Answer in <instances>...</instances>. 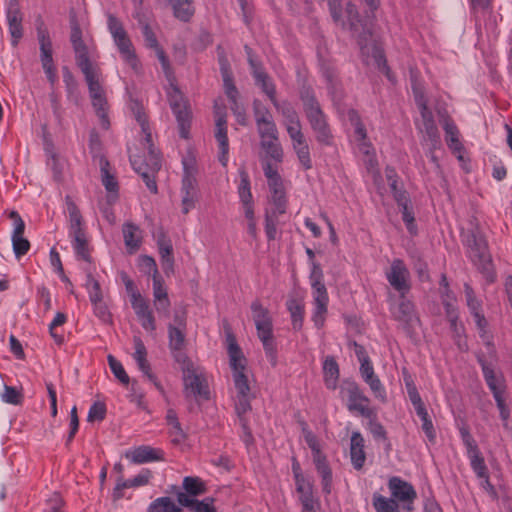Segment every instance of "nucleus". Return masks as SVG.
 <instances>
[{
	"instance_id": "39",
	"label": "nucleus",
	"mask_w": 512,
	"mask_h": 512,
	"mask_svg": "<svg viewBox=\"0 0 512 512\" xmlns=\"http://www.w3.org/2000/svg\"><path fill=\"white\" fill-rule=\"evenodd\" d=\"M398 206L401 207L402 219L406 225L407 230L410 234L415 235L417 233V226L415 224L414 213L409 207V198L406 192L396 193L394 198Z\"/></svg>"
},
{
	"instance_id": "63",
	"label": "nucleus",
	"mask_w": 512,
	"mask_h": 512,
	"mask_svg": "<svg viewBox=\"0 0 512 512\" xmlns=\"http://www.w3.org/2000/svg\"><path fill=\"white\" fill-rule=\"evenodd\" d=\"M87 288L89 299L92 304L98 303L102 301V293L100 289V285L98 281H96L92 276H88L87 280Z\"/></svg>"
},
{
	"instance_id": "62",
	"label": "nucleus",
	"mask_w": 512,
	"mask_h": 512,
	"mask_svg": "<svg viewBox=\"0 0 512 512\" xmlns=\"http://www.w3.org/2000/svg\"><path fill=\"white\" fill-rule=\"evenodd\" d=\"M11 240H12L13 251H14L16 258L19 259L22 256H24L25 254H27V252L30 249V242L26 238H24V236L11 237Z\"/></svg>"
},
{
	"instance_id": "25",
	"label": "nucleus",
	"mask_w": 512,
	"mask_h": 512,
	"mask_svg": "<svg viewBox=\"0 0 512 512\" xmlns=\"http://www.w3.org/2000/svg\"><path fill=\"white\" fill-rule=\"evenodd\" d=\"M391 313L407 330H413L419 324V318L416 314L414 304L408 300L405 295L400 296L399 303L391 307Z\"/></svg>"
},
{
	"instance_id": "16",
	"label": "nucleus",
	"mask_w": 512,
	"mask_h": 512,
	"mask_svg": "<svg viewBox=\"0 0 512 512\" xmlns=\"http://www.w3.org/2000/svg\"><path fill=\"white\" fill-rule=\"evenodd\" d=\"M215 129L214 138L218 147V160L222 166L226 167L229 161V139L227 135V119L225 109L214 106Z\"/></svg>"
},
{
	"instance_id": "31",
	"label": "nucleus",
	"mask_w": 512,
	"mask_h": 512,
	"mask_svg": "<svg viewBox=\"0 0 512 512\" xmlns=\"http://www.w3.org/2000/svg\"><path fill=\"white\" fill-rule=\"evenodd\" d=\"M153 281L154 306L159 314L168 316L171 302L162 276L155 277Z\"/></svg>"
},
{
	"instance_id": "55",
	"label": "nucleus",
	"mask_w": 512,
	"mask_h": 512,
	"mask_svg": "<svg viewBox=\"0 0 512 512\" xmlns=\"http://www.w3.org/2000/svg\"><path fill=\"white\" fill-rule=\"evenodd\" d=\"M356 353H357L358 359L361 363L360 373H361L363 380L366 381V380L376 376L374 373L373 365H372L371 361L369 360L368 356L365 355V353L363 352L362 347H359V349L357 350Z\"/></svg>"
},
{
	"instance_id": "4",
	"label": "nucleus",
	"mask_w": 512,
	"mask_h": 512,
	"mask_svg": "<svg viewBox=\"0 0 512 512\" xmlns=\"http://www.w3.org/2000/svg\"><path fill=\"white\" fill-rule=\"evenodd\" d=\"M226 341L234 384L233 399L235 411L237 415H242L251 410V401L254 398L251 390L250 374L246 365V358L238 346L235 337L232 334H228Z\"/></svg>"
},
{
	"instance_id": "2",
	"label": "nucleus",
	"mask_w": 512,
	"mask_h": 512,
	"mask_svg": "<svg viewBox=\"0 0 512 512\" xmlns=\"http://www.w3.org/2000/svg\"><path fill=\"white\" fill-rule=\"evenodd\" d=\"M327 1L331 16L336 24L343 28H349L354 33H357L359 28H362V32L357 36V41L366 64L375 65L386 75L389 81L394 82L395 78L387 65L383 48L373 39L371 30L359 19L356 6L352 3H347L343 9L340 0Z\"/></svg>"
},
{
	"instance_id": "10",
	"label": "nucleus",
	"mask_w": 512,
	"mask_h": 512,
	"mask_svg": "<svg viewBox=\"0 0 512 512\" xmlns=\"http://www.w3.org/2000/svg\"><path fill=\"white\" fill-rule=\"evenodd\" d=\"M301 99L307 119L313 131L316 133L317 140L320 143L329 145L331 143L332 134L318 101L309 90L302 91Z\"/></svg>"
},
{
	"instance_id": "13",
	"label": "nucleus",
	"mask_w": 512,
	"mask_h": 512,
	"mask_svg": "<svg viewBox=\"0 0 512 512\" xmlns=\"http://www.w3.org/2000/svg\"><path fill=\"white\" fill-rule=\"evenodd\" d=\"M39 44V58L45 76L53 87L58 81L57 68L53 59V44L48 28L43 22L36 28Z\"/></svg>"
},
{
	"instance_id": "38",
	"label": "nucleus",
	"mask_w": 512,
	"mask_h": 512,
	"mask_svg": "<svg viewBox=\"0 0 512 512\" xmlns=\"http://www.w3.org/2000/svg\"><path fill=\"white\" fill-rule=\"evenodd\" d=\"M126 458L133 463L142 464L161 459V452L150 446H139L126 453Z\"/></svg>"
},
{
	"instance_id": "64",
	"label": "nucleus",
	"mask_w": 512,
	"mask_h": 512,
	"mask_svg": "<svg viewBox=\"0 0 512 512\" xmlns=\"http://www.w3.org/2000/svg\"><path fill=\"white\" fill-rule=\"evenodd\" d=\"M44 510L45 512H64L63 500L60 494L53 493L52 496L47 499Z\"/></svg>"
},
{
	"instance_id": "42",
	"label": "nucleus",
	"mask_w": 512,
	"mask_h": 512,
	"mask_svg": "<svg viewBox=\"0 0 512 512\" xmlns=\"http://www.w3.org/2000/svg\"><path fill=\"white\" fill-rule=\"evenodd\" d=\"M142 32H143V36H144L147 46L156 50L157 57L161 63L162 69H163L164 73L168 75V70H169L168 58L166 57L164 51L159 47L157 38H156L154 32L152 31L151 27L147 24L144 25Z\"/></svg>"
},
{
	"instance_id": "47",
	"label": "nucleus",
	"mask_w": 512,
	"mask_h": 512,
	"mask_svg": "<svg viewBox=\"0 0 512 512\" xmlns=\"http://www.w3.org/2000/svg\"><path fill=\"white\" fill-rule=\"evenodd\" d=\"M182 506L176 504L170 497H159L149 505L148 512H181Z\"/></svg>"
},
{
	"instance_id": "46",
	"label": "nucleus",
	"mask_w": 512,
	"mask_h": 512,
	"mask_svg": "<svg viewBox=\"0 0 512 512\" xmlns=\"http://www.w3.org/2000/svg\"><path fill=\"white\" fill-rule=\"evenodd\" d=\"M261 147L266 154L265 160H273L276 163H281L283 160V150L281 144L278 141V136L276 139L269 138L261 140Z\"/></svg>"
},
{
	"instance_id": "60",
	"label": "nucleus",
	"mask_w": 512,
	"mask_h": 512,
	"mask_svg": "<svg viewBox=\"0 0 512 512\" xmlns=\"http://www.w3.org/2000/svg\"><path fill=\"white\" fill-rule=\"evenodd\" d=\"M106 416V406L103 402H94L89 411L87 420L88 422L102 421Z\"/></svg>"
},
{
	"instance_id": "15",
	"label": "nucleus",
	"mask_w": 512,
	"mask_h": 512,
	"mask_svg": "<svg viewBox=\"0 0 512 512\" xmlns=\"http://www.w3.org/2000/svg\"><path fill=\"white\" fill-rule=\"evenodd\" d=\"M107 25L109 32L111 33L112 38L114 40V43L119 50L121 58L131 68L137 70L139 61L135 54L132 42L127 32L125 31L122 23L115 16L109 15Z\"/></svg>"
},
{
	"instance_id": "59",
	"label": "nucleus",
	"mask_w": 512,
	"mask_h": 512,
	"mask_svg": "<svg viewBox=\"0 0 512 512\" xmlns=\"http://www.w3.org/2000/svg\"><path fill=\"white\" fill-rule=\"evenodd\" d=\"M365 382L369 385L371 391L373 392L374 396L377 399H379L381 402H386V400H387L386 389L383 386V384L381 383L378 376H374V377L366 380Z\"/></svg>"
},
{
	"instance_id": "54",
	"label": "nucleus",
	"mask_w": 512,
	"mask_h": 512,
	"mask_svg": "<svg viewBox=\"0 0 512 512\" xmlns=\"http://www.w3.org/2000/svg\"><path fill=\"white\" fill-rule=\"evenodd\" d=\"M67 322V315L62 312H57L49 324V333L57 344H61L64 341L62 334L57 332V328L64 325Z\"/></svg>"
},
{
	"instance_id": "8",
	"label": "nucleus",
	"mask_w": 512,
	"mask_h": 512,
	"mask_svg": "<svg viewBox=\"0 0 512 512\" xmlns=\"http://www.w3.org/2000/svg\"><path fill=\"white\" fill-rule=\"evenodd\" d=\"M250 308L258 338L263 344L267 358L274 365L276 363V348L273 340V324L270 312L259 300L253 301Z\"/></svg>"
},
{
	"instance_id": "6",
	"label": "nucleus",
	"mask_w": 512,
	"mask_h": 512,
	"mask_svg": "<svg viewBox=\"0 0 512 512\" xmlns=\"http://www.w3.org/2000/svg\"><path fill=\"white\" fill-rule=\"evenodd\" d=\"M311 266L309 275L313 305L311 320L315 327L320 329L324 326L328 314L329 294L324 283V274L320 264L312 261Z\"/></svg>"
},
{
	"instance_id": "37",
	"label": "nucleus",
	"mask_w": 512,
	"mask_h": 512,
	"mask_svg": "<svg viewBox=\"0 0 512 512\" xmlns=\"http://www.w3.org/2000/svg\"><path fill=\"white\" fill-rule=\"evenodd\" d=\"M467 243L470 248L471 258L474 261L478 260L479 262L484 263L488 260V245L482 235L472 233L468 238Z\"/></svg>"
},
{
	"instance_id": "5",
	"label": "nucleus",
	"mask_w": 512,
	"mask_h": 512,
	"mask_svg": "<svg viewBox=\"0 0 512 512\" xmlns=\"http://www.w3.org/2000/svg\"><path fill=\"white\" fill-rule=\"evenodd\" d=\"M175 360L181 365L186 398L207 400L210 392L203 369L196 366L184 353L176 354Z\"/></svg>"
},
{
	"instance_id": "34",
	"label": "nucleus",
	"mask_w": 512,
	"mask_h": 512,
	"mask_svg": "<svg viewBox=\"0 0 512 512\" xmlns=\"http://www.w3.org/2000/svg\"><path fill=\"white\" fill-rule=\"evenodd\" d=\"M445 132V140L447 146L453 153L458 154V158L462 159L463 144L460 141V132L456 124L450 118H446L443 122Z\"/></svg>"
},
{
	"instance_id": "19",
	"label": "nucleus",
	"mask_w": 512,
	"mask_h": 512,
	"mask_svg": "<svg viewBox=\"0 0 512 512\" xmlns=\"http://www.w3.org/2000/svg\"><path fill=\"white\" fill-rule=\"evenodd\" d=\"M221 73L224 82L225 94L227 95L230 101L231 110L236 118V121L239 125L246 126L248 123L246 110L244 106L238 102V91L235 85L233 84L231 73L229 72L228 68L222 61Z\"/></svg>"
},
{
	"instance_id": "53",
	"label": "nucleus",
	"mask_w": 512,
	"mask_h": 512,
	"mask_svg": "<svg viewBox=\"0 0 512 512\" xmlns=\"http://www.w3.org/2000/svg\"><path fill=\"white\" fill-rule=\"evenodd\" d=\"M138 268L139 270L152 277V280L155 279V277H160V273L157 268L156 261L153 257L148 255H141L138 258Z\"/></svg>"
},
{
	"instance_id": "28",
	"label": "nucleus",
	"mask_w": 512,
	"mask_h": 512,
	"mask_svg": "<svg viewBox=\"0 0 512 512\" xmlns=\"http://www.w3.org/2000/svg\"><path fill=\"white\" fill-rule=\"evenodd\" d=\"M155 239L164 273L169 276L174 271L173 245L163 230L155 234Z\"/></svg>"
},
{
	"instance_id": "11",
	"label": "nucleus",
	"mask_w": 512,
	"mask_h": 512,
	"mask_svg": "<svg viewBox=\"0 0 512 512\" xmlns=\"http://www.w3.org/2000/svg\"><path fill=\"white\" fill-rule=\"evenodd\" d=\"M249 62L250 65L252 66L253 75L256 80V83L261 86L263 92L269 97L277 111L282 114V116L284 117V125L293 123L295 124V122L300 121L297 112L289 103H279L276 100L275 86L270 81L266 73L258 65L255 64L251 57H249Z\"/></svg>"
},
{
	"instance_id": "1",
	"label": "nucleus",
	"mask_w": 512,
	"mask_h": 512,
	"mask_svg": "<svg viewBox=\"0 0 512 512\" xmlns=\"http://www.w3.org/2000/svg\"><path fill=\"white\" fill-rule=\"evenodd\" d=\"M70 26V41L75 53L76 65L84 75L92 105L100 119L101 126L104 129H108L107 100L102 86V71L97 62V56L94 49L83 41L82 31L75 17H71Z\"/></svg>"
},
{
	"instance_id": "32",
	"label": "nucleus",
	"mask_w": 512,
	"mask_h": 512,
	"mask_svg": "<svg viewBox=\"0 0 512 512\" xmlns=\"http://www.w3.org/2000/svg\"><path fill=\"white\" fill-rule=\"evenodd\" d=\"M68 235L77 258L89 262L90 248L85 230L83 228L69 230Z\"/></svg>"
},
{
	"instance_id": "26",
	"label": "nucleus",
	"mask_w": 512,
	"mask_h": 512,
	"mask_svg": "<svg viewBox=\"0 0 512 512\" xmlns=\"http://www.w3.org/2000/svg\"><path fill=\"white\" fill-rule=\"evenodd\" d=\"M255 120L261 140L274 138L278 136L277 127L272 119L270 112L258 101L254 102Z\"/></svg>"
},
{
	"instance_id": "52",
	"label": "nucleus",
	"mask_w": 512,
	"mask_h": 512,
	"mask_svg": "<svg viewBox=\"0 0 512 512\" xmlns=\"http://www.w3.org/2000/svg\"><path fill=\"white\" fill-rule=\"evenodd\" d=\"M182 485L184 493L192 498L202 495L206 490L204 483L198 477L187 476L183 479Z\"/></svg>"
},
{
	"instance_id": "43",
	"label": "nucleus",
	"mask_w": 512,
	"mask_h": 512,
	"mask_svg": "<svg viewBox=\"0 0 512 512\" xmlns=\"http://www.w3.org/2000/svg\"><path fill=\"white\" fill-rule=\"evenodd\" d=\"M101 179L105 189L110 193V197L114 200L118 193V182L110 172L109 162L102 158L100 160Z\"/></svg>"
},
{
	"instance_id": "50",
	"label": "nucleus",
	"mask_w": 512,
	"mask_h": 512,
	"mask_svg": "<svg viewBox=\"0 0 512 512\" xmlns=\"http://www.w3.org/2000/svg\"><path fill=\"white\" fill-rule=\"evenodd\" d=\"M271 193V202L275 206V211L278 214H283L286 211V194L283 183L277 186H268Z\"/></svg>"
},
{
	"instance_id": "61",
	"label": "nucleus",
	"mask_w": 512,
	"mask_h": 512,
	"mask_svg": "<svg viewBox=\"0 0 512 512\" xmlns=\"http://www.w3.org/2000/svg\"><path fill=\"white\" fill-rule=\"evenodd\" d=\"M415 103L419 109V112L430 111L428 107V101L424 94V90L421 85L413 84L412 86Z\"/></svg>"
},
{
	"instance_id": "12",
	"label": "nucleus",
	"mask_w": 512,
	"mask_h": 512,
	"mask_svg": "<svg viewBox=\"0 0 512 512\" xmlns=\"http://www.w3.org/2000/svg\"><path fill=\"white\" fill-rule=\"evenodd\" d=\"M349 120L354 127V142L357 151L363 155V161L367 170L373 174H378V161L376 159L375 149L367 138L366 129L358 113L351 110L349 112Z\"/></svg>"
},
{
	"instance_id": "27",
	"label": "nucleus",
	"mask_w": 512,
	"mask_h": 512,
	"mask_svg": "<svg viewBox=\"0 0 512 512\" xmlns=\"http://www.w3.org/2000/svg\"><path fill=\"white\" fill-rule=\"evenodd\" d=\"M420 115L421 120L417 123V128L423 135V141L432 146L433 149H437L440 146V136L433 113L430 110L422 112Z\"/></svg>"
},
{
	"instance_id": "9",
	"label": "nucleus",
	"mask_w": 512,
	"mask_h": 512,
	"mask_svg": "<svg viewBox=\"0 0 512 512\" xmlns=\"http://www.w3.org/2000/svg\"><path fill=\"white\" fill-rule=\"evenodd\" d=\"M182 166L181 209L183 214H188L195 207L198 200V167L195 156L191 153L184 156Z\"/></svg>"
},
{
	"instance_id": "3",
	"label": "nucleus",
	"mask_w": 512,
	"mask_h": 512,
	"mask_svg": "<svg viewBox=\"0 0 512 512\" xmlns=\"http://www.w3.org/2000/svg\"><path fill=\"white\" fill-rule=\"evenodd\" d=\"M130 109L141 128L143 146L148 151L147 162L144 163L141 158L133 156H130V162L133 169L143 178L147 188L152 193H157V184L154 180V175L160 170L161 158L153 145L151 128L143 106L137 101H132Z\"/></svg>"
},
{
	"instance_id": "33",
	"label": "nucleus",
	"mask_w": 512,
	"mask_h": 512,
	"mask_svg": "<svg viewBox=\"0 0 512 512\" xmlns=\"http://www.w3.org/2000/svg\"><path fill=\"white\" fill-rule=\"evenodd\" d=\"M177 502L183 507L190 508L193 512H217L212 497L197 500L183 492H179L177 493Z\"/></svg>"
},
{
	"instance_id": "40",
	"label": "nucleus",
	"mask_w": 512,
	"mask_h": 512,
	"mask_svg": "<svg viewBox=\"0 0 512 512\" xmlns=\"http://www.w3.org/2000/svg\"><path fill=\"white\" fill-rule=\"evenodd\" d=\"M287 310L290 313L291 323L294 330L302 328L305 315V305L302 299L289 298L286 302Z\"/></svg>"
},
{
	"instance_id": "29",
	"label": "nucleus",
	"mask_w": 512,
	"mask_h": 512,
	"mask_svg": "<svg viewBox=\"0 0 512 512\" xmlns=\"http://www.w3.org/2000/svg\"><path fill=\"white\" fill-rule=\"evenodd\" d=\"M239 175L240 183L238 185V195L242 205V212L246 220H252L255 218V212L249 175L245 170H241Z\"/></svg>"
},
{
	"instance_id": "21",
	"label": "nucleus",
	"mask_w": 512,
	"mask_h": 512,
	"mask_svg": "<svg viewBox=\"0 0 512 512\" xmlns=\"http://www.w3.org/2000/svg\"><path fill=\"white\" fill-rule=\"evenodd\" d=\"M410 273L405 263L400 259H395L390 268L386 271V278L389 284L404 296L410 290Z\"/></svg>"
},
{
	"instance_id": "36",
	"label": "nucleus",
	"mask_w": 512,
	"mask_h": 512,
	"mask_svg": "<svg viewBox=\"0 0 512 512\" xmlns=\"http://www.w3.org/2000/svg\"><path fill=\"white\" fill-rule=\"evenodd\" d=\"M314 463L317 473L321 478L322 492L328 495L332 491L331 468L329 467L326 458L321 454L320 451H317L316 455L314 456Z\"/></svg>"
},
{
	"instance_id": "17",
	"label": "nucleus",
	"mask_w": 512,
	"mask_h": 512,
	"mask_svg": "<svg viewBox=\"0 0 512 512\" xmlns=\"http://www.w3.org/2000/svg\"><path fill=\"white\" fill-rule=\"evenodd\" d=\"M346 392L347 408L351 413H355L367 419L376 417V411L370 406L369 398L363 393L357 384H349L346 388Z\"/></svg>"
},
{
	"instance_id": "57",
	"label": "nucleus",
	"mask_w": 512,
	"mask_h": 512,
	"mask_svg": "<svg viewBox=\"0 0 512 512\" xmlns=\"http://www.w3.org/2000/svg\"><path fill=\"white\" fill-rule=\"evenodd\" d=\"M263 171L267 178L268 186H277L278 184L283 183L277 168L272 165L270 160H265L263 162Z\"/></svg>"
},
{
	"instance_id": "35",
	"label": "nucleus",
	"mask_w": 512,
	"mask_h": 512,
	"mask_svg": "<svg viewBox=\"0 0 512 512\" xmlns=\"http://www.w3.org/2000/svg\"><path fill=\"white\" fill-rule=\"evenodd\" d=\"M351 463L356 470L364 466L366 455L364 452V438L360 432H353L350 439Z\"/></svg>"
},
{
	"instance_id": "48",
	"label": "nucleus",
	"mask_w": 512,
	"mask_h": 512,
	"mask_svg": "<svg viewBox=\"0 0 512 512\" xmlns=\"http://www.w3.org/2000/svg\"><path fill=\"white\" fill-rule=\"evenodd\" d=\"M372 504L376 512H400L399 504L393 498L378 493L373 495Z\"/></svg>"
},
{
	"instance_id": "14",
	"label": "nucleus",
	"mask_w": 512,
	"mask_h": 512,
	"mask_svg": "<svg viewBox=\"0 0 512 512\" xmlns=\"http://www.w3.org/2000/svg\"><path fill=\"white\" fill-rule=\"evenodd\" d=\"M460 438L466 448V455L475 475L484 481V487L492 488L489 473L478 445L466 425L459 427Z\"/></svg>"
},
{
	"instance_id": "24",
	"label": "nucleus",
	"mask_w": 512,
	"mask_h": 512,
	"mask_svg": "<svg viewBox=\"0 0 512 512\" xmlns=\"http://www.w3.org/2000/svg\"><path fill=\"white\" fill-rule=\"evenodd\" d=\"M478 363L481 366L484 380L492 395L506 393L507 385L503 373L496 370L493 365L482 356L478 357Z\"/></svg>"
},
{
	"instance_id": "23",
	"label": "nucleus",
	"mask_w": 512,
	"mask_h": 512,
	"mask_svg": "<svg viewBox=\"0 0 512 512\" xmlns=\"http://www.w3.org/2000/svg\"><path fill=\"white\" fill-rule=\"evenodd\" d=\"M6 20L11 37V45L17 47L23 37V15L17 0H10L6 9Z\"/></svg>"
},
{
	"instance_id": "49",
	"label": "nucleus",
	"mask_w": 512,
	"mask_h": 512,
	"mask_svg": "<svg viewBox=\"0 0 512 512\" xmlns=\"http://www.w3.org/2000/svg\"><path fill=\"white\" fill-rule=\"evenodd\" d=\"M292 147L297 155L298 161L304 170L312 168V159L310 155V148L307 140L298 141L292 144Z\"/></svg>"
},
{
	"instance_id": "58",
	"label": "nucleus",
	"mask_w": 512,
	"mask_h": 512,
	"mask_svg": "<svg viewBox=\"0 0 512 512\" xmlns=\"http://www.w3.org/2000/svg\"><path fill=\"white\" fill-rule=\"evenodd\" d=\"M108 363L112 373L123 384L129 383V376L127 375L123 365L117 361L113 356H108Z\"/></svg>"
},
{
	"instance_id": "56",
	"label": "nucleus",
	"mask_w": 512,
	"mask_h": 512,
	"mask_svg": "<svg viewBox=\"0 0 512 512\" xmlns=\"http://www.w3.org/2000/svg\"><path fill=\"white\" fill-rule=\"evenodd\" d=\"M464 292L466 297L467 306L472 315H476L482 313L481 307L482 303L479 299L476 298L474 290L469 284L464 285Z\"/></svg>"
},
{
	"instance_id": "20",
	"label": "nucleus",
	"mask_w": 512,
	"mask_h": 512,
	"mask_svg": "<svg viewBox=\"0 0 512 512\" xmlns=\"http://www.w3.org/2000/svg\"><path fill=\"white\" fill-rule=\"evenodd\" d=\"M388 488L392 498L398 503H403L404 510L411 512L413 510V503L417 498V493L414 487L407 481L399 477H392L388 481Z\"/></svg>"
},
{
	"instance_id": "45",
	"label": "nucleus",
	"mask_w": 512,
	"mask_h": 512,
	"mask_svg": "<svg viewBox=\"0 0 512 512\" xmlns=\"http://www.w3.org/2000/svg\"><path fill=\"white\" fill-rule=\"evenodd\" d=\"M185 330L177 328L175 325L168 326L169 348L175 357L176 354L183 353L182 349L185 345Z\"/></svg>"
},
{
	"instance_id": "7",
	"label": "nucleus",
	"mask_w": 512,
	"mask_h": 512,
	"mask_svg": "<svg viewBox=\"0 0 512 512\" xmlns=\"http://www.w3.org/2000/svg\"><path fill=\"white\" fill-rule=\"evenodd\" d=\"M165 75L169 81V86L167 88L168 101L171 110L177 120L179 135L183 139H188L192 120V112L188 100L184 97L182 92L174 84V78L170 67L168 70V75Z\"/></svg>"
},
{
	"instance_id": "41",
	"label": "nucleus",
	"mask_w": 512,
	"mask_h": 512,
	"mask_svg": "<svg viewBox=\"0 0 512 512\" xmlns=\"http://www.w3.org/2000/svg\"><path fill=\"white\" fill-rule=\"evenodd\" d=\"M324 383L327 389L335 390L339 379V366L335 358L327 356L323 362Z\"/></svg>"
},
{
	"instance_id": "44",
	"label": "nucleus",
	"mask_w": 512,
	"mask_h": 512,
	"mask_svg": "<svg viewBox=\"0 0 512 512\" xmlns=\"http://www.w3.org/2000/svg\"><path fill=\"white\" fill-rule=\"evenodd\" d=\"M173 14L180 21L187 22L194 15L193 0H170Z\"/></svg>"
},
{
	"instance_id": "51",
	"label": "nucleus",
	"mask_w": 512,
	"mask_h": 512,
	"mask_svg": "<svg viewBox=\"0 0 512 512\" xmlns=\"http://www.w3.org/2000/svg\"><path fill=\"white\" fill-rule=\"evenodd\" d=\"M65 210L69 216V230L82 228L81 213L70 196H66L65 198Z\"/></svg>"
},
{
	"instance_id": "18",
	"label": "nucleus",
	"mask_w": 512,
	"mask_h": 512,
	"mask_svg": "<svg viewBox=\"0 0 512 512\" xmlns=\"http://www.w3.org/2000/svg\"><path fill=\"white\" fill-rule=\"evenodd\" d=\"M295 495L301 512H321V501L314 488L312 478L295 484Z\"/></svg>"
},
{
	"instance_id": "30",
	"label": "nucleus",
	"mask_w": 512,
	"mask_h": 512,
	"mask_svg": "<svg viewBox=\"0 0 512 512\" xmlns=\"http://www.w3.org/2000/svg\"><path fill=\"white\" fill-rule=\"evenodd\" d=\"M122 234L127 252L129 254L136 253L143 241L140 227L133 222H125L122 226Z\"/></svg>"
},
{
	"instance_id": "22",
	"label": "nucleus",
	"mask_w": 512,
	"mask_h": 512,
	"mask_svg": "<svg viewBox=\"0 0 512 512\" xmlns=\"http://www.w3.org/2000/svg\"><path fill=\"white\" fill-rule=\"evenodd\" d=\"M134 353L133 359L135 360L138 369L147 377V379L155 386V388L161 393L164 394V387L156 377V375L151 371V366L147 360V350L143 343V341L139 337H134Z\"/></svg>"
}]
</instances>
